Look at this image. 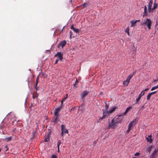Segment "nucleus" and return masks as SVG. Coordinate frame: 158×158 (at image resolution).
Masks as SVG:
<instances>
[{
    "label": "nucleus",
    "instance_id": "obj_40",
    "mask_svg": "<svg viewBox=\"0 0 158 158\" xmlns=\"http://www.w3.org/2000/svg\"><path fill=\"white\" fill-rule=\"evenodd\" d=\"M136 71H135L132 74H131L130 75H132L133 76L136 73Z\"/></svg>",
    "mask_w": 158,
    "mask_h": 158
},
{
    "label": "nucleus",
    "instance_id": "obj_21",
    "mask_svg": "<svg viewBox=\"0 0 158 158\" xmlns=\"http://www.w3.org/2000/svg\"><path fill=\"white\" fill-rule=\"evenodd\" d=\"M151 94L150 93H149L147 96V100H149L150 99V98L151 96Z\"/></svg>",
    "mask_w": 158,
    "mask_h": 158
},
{
    "label": "nucleus",
    "instance_id": "obj_6",
    "mask_svg": "<svg viewBox=\"0 0 158 158\" xmlns=\"http://www.w3.org/2000/svg\"><path fill=\"white\" fill-rule=\"evenodd\" d=\"M61 136H63L64 134V133H68V131L65 128V126L64 125H62L61 126Z\"/></svg>",
    "mask_w": 158,
    "mask_h": 158
},
{
    "label": "nucleus",
    "instance_id": "obj_1",
    "mask_svg": "<svg viewBox=\"0 0 158 158\" xmlns=\"http://www.w3.org/2000/svg\"><path fill=\"white\" fill-rule=\"evenodd\" d=\"M123 118V116L122 115L116 116L110 122H109L108 125L109 128L113 129L115 128L118 123H121Z\"/></svg>",
    "mask_w": 158,
    "mask_h": 158
},
{
    "label": "nucleus",
    "instance_id": "obj_23",
    "mask_svg": "<svg viewBox=\"0 0 158 158\" xmlns=\"http://www.w3.org/2000/svg\"><path fill=\"white\" fill-rule=\"evenodd\" d=\"M61 143V140H59L58 141L57 144L58 148H59L60 145V144Z\"/></svg>",
    "mask_w": 158,
    "mask_h": 158
},
{
    "label": "nucleus",
    "instance_id": "obj_47",
    "mask_svg": "<svg viewBox=\"0 0 158 158\" xmlns=\"http://www.w3.org/2000/svg\"><path fill=\"white\" fill-rule=\"evenodd\" d=\"M58 152H60V148H58Z\"/></svg>",
    "mask_w": 158,
    "mask_h": 158
},
{
    "label": "nucleus",
    "instance_id": "obj_15",
    "mask_svg": "<svg viewBox=\"0 0 158 158\" xmlns=\"http://www.w3.org/2000/svg\"><path fill=\"white\" fill-rule=\"evenodd\" d=\"M132 108V107L131 106H130L128 107L126 109L125 112L123 113V114L125 115L127 114V113Z\"/></svg>",
    "mask_w": 158,
    "mask_h": 158
},
{
    "label": "nucleus",
    "instance_id": "obj_45",
    "mask_svg": "<svg viewBox=\"0 0 158 158\" xmlns=\"http://www.w3.org/2000/svg\"><path fill=\"white\" fill-rule=\"evenodd\" d=\"M33 94L32 95V98H33V99H34L35 98V96H34V94Z\"/></svg>",
    "mask_w": 158,
    "mask_h": 158
},
{
    "label": "nucleus",
    "instance_id": "obj_13",
    "mask_svg": "<svg viewBox=\"0 0 158 158\" xmlns=\"http://www.w3.org/2000/svg\"><path fill=\"white\" fill-rule=\"evenodd\" d=\"M70 28L71 29L73 30V31H74L75 32L79 33V30L78 29H76L74 27V26L73 24H72L70 27Z\"/></svg>",
    "mask_w": 158,
    "mask_h": 158
},
{
    "label": "nucleus",
    "instance_id": "obj_12",
    "mask_svg": "<svg viewBox=\"0 0 158 158\" xmlns=\"http://www.w3.org/2000/svg\"><path fill=\"white\" fill-rule=\"evenodd\" d=\"M62 109V107L60 106L57 109H56L54 111V114H59L58 113Z\"/></svg>",
    "mask_w": 158,
    "mask_h": 158
},
{
    "label": "nucleus",
    "instance_id": "obj_53",
    "mask_svg": "<svg viewBox=\"0 0 158 158\" xmlns=\"http://www.w3.org/2000/svg\"><path fill=\"white\" fill-rule=\"evenodd\" d=\"M156 25H157V22H156Z\"/></svg>",
    "mask_w": 158,
    "mask_h": 158
},
{
    "label": "nucleus",
    "instance_id": "obj_10",
    "mask_svg": "<svg viewBox=\"0 0 158 158\" xmlns=\"http://www.w3.org/2000/svg\"><path fill=\"white\" fill-rule=\"evenodd\" d=\"M55 57L58 56L60 60H61L63 59V54L60 52H58L55 55Z\"/></svg>",
    "mask_w": 158,
    "mask_h": 158
},
{
    "label": "nucleus",
    "instance_id": "obj_38",
    "mask_svg": "<svg viewBox=\"0 0 158 158\" xmlns=\"http://www.w3.org/2000/svg\"><path fill=\"white\" fill-rule=\"evenodd\" d=\"M156 93V91H154L153 92H152L151 93H150L151 95H152V94H155Z\"/></svg>",
    "mask_w": 158,
    "mask_h": 158
},
{
    "label": "nucleus",
    "instance_id": "obj_16",
    "mask_svg": "<svg viewBox=\"0 0 158 158\" xmlns=\"http://www.w3.org/2000/svg\"><path fill=\"white\" fill-rule=\"evenodd\" d=\"M88 94V92L87 91H84L81 94V96L82 98L85 97Z\"/></svg>",
    "mask_w": 158,
    "mask_h": 158
},
{
    "label": "nucleus",
    "instance_id": "obj_14",
    "mask_svg": "<svg viewBox=\"0 0 158 158\" xmlns=\"http://www.w3.org/2000/svg\"><path fill=\"white\" fill-rule=\"evenodd\" d=\"M140 20H132L131 22V27H134L135 26V25L136 23L138 22Z\"/></svg>",
    "mask_w": 158,
    "mask_h": 158
},
{
    "label": "nucleus",
    "instance_id": "obj_39",
    "mask_svg": "<svg viewBox=\"0 0 158 158\" xmlns=\"http://www.w3.org/2000/svg\"><path fill=\"white\" fill-rule=\"evenodd\" d=\"M152 147H149L148 148V150L149 151H150L152 149Z\"/></svg>",
    "mask_w": 158,
    "mask_h": 158
},
{
    "label": "nucleus",
    "instance_id": "obj_49",
    "mask_svg": "<svg viewBox=\"0 0 158 158\" xmlns=\"http://www.w3.org/2000/svg\"><path fill=\"white\" fill-rule=\"evenodd\" d=\"M2 149L3 150V148H0V152L2 150Z\"/></svg>",
    "mask_w": 158,
    "mask_h": 158
},
{
    "label": "nucleus",
    "instance_id": "obj_30",
    "mask_svg": "<svg viewBox=\"0 0 158 158\" xmlns=\"http://www.w3.org/2000/svg\"><path fill=\"white\" fill-rule=\"evenodd\" d=\"M59 60H60L59 59L57 58L56 60V61H55V64H56L58 63V62L59 61Z\"/></svg>",
    "mask_w": 158,
    "mask_h": 158
},
{
    "label": "nucleus",
    "instance_id": "obj_54",
    "mask_svg": "<svg viewBox=\"0 0 158 158\" xmlns=\"http://www.w3.org/2000/svg\"><path fill=\"white\" fill-rule=\"evenodd\" d=\"M33 106V105L32 104H31V106Z\"/></svg>",
    "mask_w": 158,
    "mask_h": 158
},
{
    "label": "nucleus",
    "instance_id": "obj_43",
    "mask_svg": "<svg viewBox=\"0 0 158 158\" xmlns=\"http://www.w3.org/2000/svg\"><path fill=\"white\" fill-rule=\"evenodd\" d=\"M37 85H38V83H36L35 85V88L37 87Z\"/></svg>",
    "mask_w": 158,
    "mask_h": 158
},
{
    "label": "nucleus",
    "instance_id": "obj_19",
    "mask_svg": "<svg viewBox=\"0 0 158 158\" xmlns=\"http://www.w3.org/2000/svg\"><path fill=\"white\" fill-rule=\"evenodd\" d=\"M105 109H103L102 110H106V111H108V109L109 108V106L107 104L106 102H105Z\"/></svg>",
    "mask_w": 158,
    "mask_h": 158
},
{
    "label": "nucleus",
    "instance_id": "obj_31",
    "mask_svg": "<svg viewBox=\"0 0 158 158\" xmlns=\"http://www.w3.org/2000/svg\"><path fill=\"white\" fill-rule=\"evenodd\" d=\"M52 158H57V157L56 156L54 155H52Z\"/></svg>",
    "mask_w": 158,
    "mask_h": 158
},
{
    "label": "nucleus",
    "instance_id": "obj_37",
    "mask_svg": "<svg viewBox=\"0 0 158 158\" xmlns=\"http://www.w3.org/2000/svg\"><path fill=\"white\" fill-rule=\"evenodd\" d=\"M149 89V88H146L145 89L143 90L142 91H143V92H144V91H148Z\"/></svg>",
    "mask_w": 158,
    "mask_h": 158
},
{
    "label": "nucleus",
    "instance_id": "obj_26",
    "mask_svg": "<svg viewBox=\"0 0 158 158\" xmlns=\"http://www.w3.org/2000/svg\"><path fill=\"white\" fill-rule=\"evenodd\" d=\"M157 3H156L155 2H154V5H153L154 8H156L157 7Z\"/></svg>",
    "mask_w": 158,
    "mask_h": 158
},
{
    "label": "nucleus",
    "instance_id": "obj_36",
    "mask_svg": "<svg viewBox=\"0 0 158 158\" xmlns=\"http://www.w3.org/2000/svg\"><path fill=\"white\" fill-rule=\"evenodd\" d=\"M156 152V150H155L152 153V156H153V155H154V156H155V153Z\"/></svg>",
    "mask_w": 158,
    "mask_h": 158
},
{
    "label": "nucleus",
    "instance_id": "obj_18",
    "mask_svg": "<svg viewBox=\"0 0 158 158\" xmlns=\"http://www.w3.org/2000/svg\"><path fill=\"white\" fill-rule=\"evenodd\" d=\"M12 139L11 136H10L5 138V140L7 142H9Z\"/></svg>",
    "mask_w": 158,
    "mask_h": 158
},
{
    "label": "nucleus",
    "instance_id": "obj_25",
    "mask_svg": "<svg viewBox=\"0 0 158 158\" xmlns=\"http://www.w3.org/2000/svg\"><path fill=\"white\" fill-rule=\"evenodd\" d=\"M47 138L44 139V141L45 142H48L49 140V138L48 136H47Z\"/></svg>",
    "mask_w": 158,
    "mask_h": 158
},
{
    "label": "nucleus",
    "instance_id": "obj_2",
    "mask_svg": "<svg viewBox=\"0 0 158 158\" xmlns=\"http://www.w3.org/2000/svg\"><path fill=\"white\" fill-rule=\"evenodd\" d=\"M117 108L116 107H113L112 108L110 109V110L108 111H106V110H102L103 116L102 117L100 118L99 119V120L105 118L109 116L110 114L114 111Z\"/></svg>",
    "mask_w": 158,
    "mask_h": 158
},
{
    "label": "nucleus",
    "instance_id": "obj_33",
    "mask_svg": "<svg viewBox=\"0 0 158 158\" xmlns=\"http://www.w3.org/2000/svg\"><path fill=\"white\" fill-rule=\"evenodd\" d=\"M140 154V153L139 152H137L135 154V156H139Z\"/></svg>",
    "mask_w": 158,
    "mask_h": 158
},
{
    "label": "nucleus",
    "instance_id": "obj_3",
    "mask_svg": "<svg viewBox=\"0 0 158 158\" xmlns=\"http://www.w3.org/2000/svg\"><path fill=\"white\" fill-rule=\"evenodd\" d=\"M152 21L150 19H147L143 22L141 23V25L142 26H146L149 30H150L151 28Z\"/></svg>",
    "mask_w": 158,
    "mask_h": 158
},
{
    "label": "nucleus",
    "instance_id": "obj_4",
    "mask_svg": "<svg viewBox=\"0 0 158 158\" xmlns=\"http://www.w3.org/2000/svg\"><path fill=\"white\" fill-rule=\"evenodd\" d=\"M136 120L135 119L129 123L128 127V129L127 131V133H128L131 131V128L136 124Z\"/></svg>",
    "mask_w": 158,
    "mask_h": 158
},
{
    "label": "nucleus",
    "instance_id": "obj_34",
    "mask_svg": "<svg viewBox=\"0 0 158 158\" xmlns=\"http://www.w3.org/2000/svg\"><path fill=\"white\" fill-rule=\"evenodd\" d=\"M39 80V77L38 76L37 77L36 79V83H38Z\"/></svg>",
    "mask_w": 158,
    "mask_h": 158
},
{
    "label": "nucleus",
    "instance_id": "obj_20",
    "mask_svg": "<svg viewBox=\"0 0 158 158\" xmlns=\"http://www.w3.org/2000/svg\"><path fill=\"white\" fill-rule=\"evenodd\" d=\"M144 94H145V93L143 92V91H142V92H141V93L139 95L138 97H139L141 98V97L142 96L144 95Z\"/></svg>",
    "mask_w": 158,
    "mask_h": 158
},
{
    "label": "nucleus",
    "instance_id": "obj_17",
    "mask_svg": "<svg viewBox=\"0 0 158 158\" xmlns=\"http://www.w3.org/2000/svg\"><path fill=\"white\" fill-rule=\"evenodd\" d=\"M147 6H146L145 5L144 6V13L143 15V16H146L147 15Z\"/></svg>",
    "mask_w": 158,
    "mask_h": 158
},
{
    "label": "nucleus",
    "instance_id": "obj_11",
    "mask_svg": "<svg viewBox=\"0 0 158 158\" xmlns=\"http://www.w3.org/2000/svg\"><path fill=\"white\" fill-rule=\"evenodd\" d=\"M152 135H148V137H146V139L148 142L151 143L152 142Z\"/></svg>",
    "mask_w": 158,
    "mask_h": 158
},
{
    "label": "nucleus",
    "instance_id": "obj_46",
    "mask_svg": "<svg viewBox=\"0 0 158 158\" xmlns=\"http://www.w3.org/2000/svg\"><path fill=\"white\" fill-rule=\"evenodd\" d=\"M156 9V8H154V7H153V8H151V9H152L151 11L152 10H154V9Z\"/></svg>",
    "mask_w": 158,
    "mask_h": 158
},
{
    "label": "nucleus",
    "instance_id": "obj_51",
    "mask_svg": "<svg viewBox=\"0 0 158 158\" xmlns=\"http://www.w3.org/2000/svg\"><path fill=\"white\" fill-rule=\"evenodd\" d=\"M144 107V106H142L141 107V108H143V107Z\"/></svg>",
    "mask_w": 158,
    "mask_h": 158
},
{
    "label": "nucleus",
    "instance_id": "obj_5",
    "mask_svg": "<svg viewBox=\"0 0 158 158\" xmlns=\"http://www.w3.org/2000/svg\"><path fill=\"white\" fill-rule=\"evenodd\" d=\"M133 77L132 75H129L127 78V79L125 81H123V85L127 86L129 83L130 80Z\"/></svg>",
    "mask_w": 158,
    "mask_h": 158
},
{
    "label": "nucleus",
    "instance_id": "obj_48",
    "mask_svg": "<svg viewBox=\"0 0 158 158\" xmlns=\"http://www.w3.org/2000/svg\"><path fill=\"white\" fill-rule=\"evenodd\" d=\"M37 94V96H36V98H37L38 97V96L39 95V94H37Z\"/></svg>",
    "mask_w": 158,
    "mask_h": 158
},
{
    "label": "nucleus",
    "instance_id": "obj_22",
    "mask_svg": "<svg viewBox=\"0 0 158 158\" xmlns=\"http://www.w3.org/2000/svg\"><path fill=\"white\" fill-rule=\"evenodd\" d=\"M158 88V85H157V86H154L152 88V89H151V91H153V90H155V89H157Z\"/></svg>",
    "mask_w": 158,
    "mask_h": 158
},
{
    "label": "nucleus",
    "instance_id": "obj_35",
    "mask_svg": "<svg viewBox=\"0 0 158 158\" xmlns=\"http://www.w3.org/2000/svg\"><path fill=\"white\" fill-rule=\"evenodd\" d=\"M5 148H6V150L5 151L6 152L8 150L9 148L7 147V145H6L5 146Z\"/></svg>",
    "mask_w": 158,
    "mask_h": 158
},
{
    "label": "nucleus",
    "instance_id": "obj_9",
    "mask_svg": "<svg viewBox=\"0 0 158 158\" xmlns=\"http://www.w3.org/2000/svg\"><path fill=\"white\" fill-rule=\"evenodd\" d=\"M54 118L52 119V122L55 123H57L59 121V114H54Z\"/></svg>",
    "mask_w": 158,
    "mask_h": 158
},
{
    "label": "nucleus",
    "instance_id": "obj_52",
    "mask_svg": "<svg viewBox=\"0 0 158 158\" xmlns=\"http://www.w3.org/2000/svg\"><path fill=\"white\" fill-rule=\"evenodd\" d=\"M78 81L77 80L76 81V82H78Z\"/></svg>",
    "mask_w": 158,
    "mask_h": 158
},
{
    "label": "nucleus",
    "instance_id": "obj_44",
    "mask_svg": "<svg viewBox=\"0 0 158 158\" xmlns=\"http://www.w3.org/2000/svg\"><path fill=\"white\" fill-rule=\"evenodd\" d=\"M64 27H65V26H64V27H63V29H62V30L61 31H60V33H61V32H63V29H64Z\"/></svg>",
    "mask_w": 158,
    "mask_h": 158
},
{
    "label": "nucleus",
    "instance_id": "obj_27",
    "mask_svg": "<svg viewBox=\"0 0 158 158\" xmlns=\"http://www.w3.org/2000/svg\"><path fill=\"white\" fill-rule=\"evenodd\" d=\"M125 32L127 33L128 35H129V28L128 27L125 31Z\"/></svg>",
    "mask_w": 158,
    "mask_h": 158
},
{
    "label": "nucleus",
    "instance_id": "obj_7",
    "mask_svg": "<svg viewBox=\"0 0 158 158\" xmlns=\"http://www.w3.org/2000/svg\"><path fill=\"white\" fill-rule=\"evenodd\" d=\"M66 42L65 40H63L58 45V48H59L60 46H61L62 48L66 45Z\"/></svg>",
    "mask_w": 158,
    "mask_h": 158
},
{
    "label": "nucleus",
    "instance_id": "obj_8",
    "mask_svg": "<svg viewBox=\"0 0 158 158\" xmlns=\"http://www.w3.org/2000/svg\"><path fill=\"white\" fill-rule=\"evenodd\" d=\"M153 1L152 0H150V2L148 4V11L149 12H150L151 11V7L153 4Z\"/></svg>",
    "mask_w": 158,
    "mask_h": 158
},
{
    "label": "nucleus",
    "instance_id": "obj_50",
    "mask_svg": "<svg viewBox=\"0 0 158 158\" xmlns=\"http://www.w3.org/2000/svg\"><path fill=\"white\" fill-rule=\"evenodd\" d=\"M72 35H70V38L71 39L72 38Z\"/></svg>",
    "mask_w": 158,
    "mask_h": 158
},
{
    "label": "nucleus",
    "instance_id": "obj_41",
    "mask_svg": "<svg viewBox=\"0 0 158 158\" xmlns=\"http://www.w3.org/2000/svg\"><path fill=\"white\" fill-rule=\"evenodd\" d=\"M35 89H36V92L37 90H39V88L38 87L35 88Z\"/></svg>",
    "mask_w": 158,
    "mask_h": 158
},
{
    "label": "nucleus",
    "instance_id": "obj_28",
    "mask_svg": "<svg viewBox=\"0 0 158 158\" xmlns=\"http://www.w3.org/2000/svg\"><path fill=\"white\" fill-rule=\"evenodd\" d=\"M64 101V100H63L61 101V106H62V107L64 106L63 105V102Z\"/></svg>",
    "mask_w": 158,
    "mask_h": 158
},
{
    "label": "nucleus",
    "instance_id": "obj_32",
    "mask_svg": "<svg viewBox=\"0 0 158 158\" xmlns=\"http://www.w3.org/2000/svg\"><path fill=\"white\" fill-rule=\"evenodd\" d=\"M66 97H64V98L63 99V100H64V101H65V100L66 99H67V98H68V94H66Z\"/></svg>",
    "mask_w": 158,
    "mask_h": 158
},
{
    "label": "nucleus",
    "instance_id": "obj_29",
    "mask_svg": "<svg viewBox=\"0 0 158 158\" xmlns=\"http://www.w3.org/2000/svg\"><path fill=\"white\" fill-rule=\"evenodd\" d=\"M87 4L86 3H84L82 5V6H83V8L86 7L87 6Z\"/></svg>",
    "mask_w": 158,
    "mask_h": 158
},
{
    "label": "nucleus",
    "instance_id": "obj_24",
    "mask_svg": "<svg viewBox=\"0 0 158 158\" xmlns=\"http://www.w3.org/2000/svg\"><path fill=\"white\" fill-rule=\"evenodd\" d=\"M140 99V98L139 97H138L136 99V102H135V104L134 105H135V104H137L138 103V102H139V101Z\"/></svg>",
    "mask_w": 158,
    "mask_h": 158
},
{
    "label": "nucleus",
    "instance_id": "obj_42",
    "mask_svg": "<svg viewBox=\"0 0 158 158\" xmlns=\"http://www.w3.org/2000/svg\"><path fill=\"white\" fill-rule=\"evenodd\" d=\"M73 34V32L72 31H70V35H72Z\"/></svg>",
    "mask_w": 158,
    "mask_h": 158
}]
</instances>
